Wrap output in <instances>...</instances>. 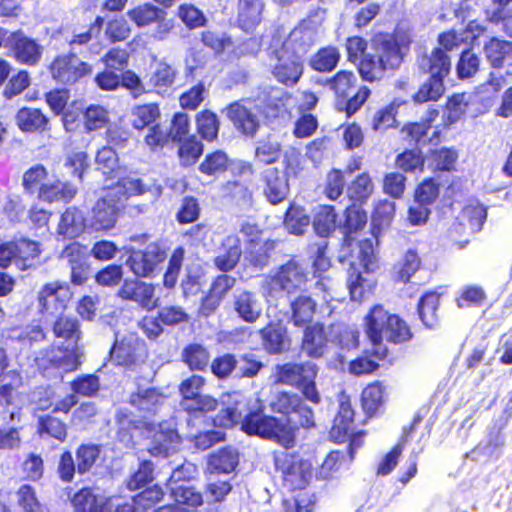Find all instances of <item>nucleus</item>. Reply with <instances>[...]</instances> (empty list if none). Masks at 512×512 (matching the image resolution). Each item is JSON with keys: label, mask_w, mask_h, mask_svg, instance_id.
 <instances>
[{"label": "nucleus", "mask_w": 512, "mask_h": 512, "mask_svg": "<svg viewBox=\"0 0 512 512\" xmlns=\"http://www.w3.org/2000/svg\"><path fill=\"white\" fill-rule=\"evenodd\" d=\"M227 408L215 419L214 424L220 427H232L241 423V429L250 435L274 440L283 447L294 442V429L286 418H275L262 414V404L258 398L251 400L240 392H232L223 400Z\"/></svg>", "instance_id": "1"}, {"label": "nucleus", "mask_w": 512, "mask_h": 512, "mask_svg": "<svg viewBox=\"0 0 512 512\" xmlns=\"http://www.w3.org/2000/svg\"><path fill=\"white\" fill-rule=\"evenodd\" d=\"M362 330L372 345L371 355L378 360L389 356L384 342L400 345L412 340L414 334L409 323L400 315L391 313L382 304L370 307L362 319Z\"/></svg>", "instance_id": "2"}, {"label": "nucleus", "mask_w": 512, "mask_h": 512, "mask_svg": "<svg viewBox=\"0 0 512 512\" xmlns=\"http://www.w3.org/2000/svg\"><path fill=\"white\" fill-rule=\"evenodd\" d=\"M22 377L15 368H10L6 352L0 349V408L9 414L10 421L20 420V410L26 399L18 392Z\"/></svg>", "instance_id": "3"}, {"label": "nucleus", "mask_w": 512, "mask_h": 512, "mask_svg": "<svg viewBox=\"0 0 512 512\" xmlns=\"http://www.w3.org/2000/svg\"><path fill=\"white\" fill-rule=\"evenodd\" d=\"M438 116V108L430 107L419 121L405 123L399 130L401 141L416 149H422L428 144L437 145L440 142L441 131L436 129L431 136L429 131Z\"/></svg>", "instance_id": "4"}, {"label": "nucleus", "mask_w": 512, "mask_h": 512, "mask_svg": "<svg viewBox=\"0 0 512 512\" xmlns=\"http://www.w3.org/2000/svg\"><path fill=\"white\" fill-rule=\"evenodd\" d=\"M359 270L354 276V301L362 302L372 293L376 286V278L373 275L377 268V259L371 239L360 240L359 243Z\"/></svg>", "instance_id": "5"}, {"label": "nucleus", "mask_w": 512, "mask_h": 512, "mask_svg": "<svg viewBox=\"0 0 512 512\" xmlns=\"http://www.w3.org/2000/svg\"><path fill=\"white\" fill-rule=\"evenodd\" d=\"M275 467L281 471L285 485L289 489H303L308 484L312 466L296 455L287 451H280L274 456Z\"/></svg>", "instance_id": "6"}, {"label": "nucleus", "mask_w": 512, "mask_h": 512, "mask_svg": "<svg viewBox=\"0 0 512 512\" xmlns=\"http://www.w3.org/2000/svg\"><path fill=\"white\" fill-rule=\"evenodd\" d=\"M72 293L66 284L52 282L45 284L38 292L39 312L44 317H56L66 309Z\"/></svg>", "instance_id": "7"}, {"label": "nucleus", "mask_w": 512, "mask_h": 512, "mask_svg": "<svg viewBox=\"0 0 512 512\" xmlns=\"http://www.w3.org/2000/svg\"><path fill=\"white\" fill-rule=\"evenodd\" d=\"M121 205V197L116 199L107 190L95 203L87 217L88 229L105 231L113 228Z\"/></svg>", "instance_id": "8"}, {"label": "nucleus", "mask_w": 512, "mask_h": 512, "mask_svg": "<svg viewBox=\"0 0 512 512\" xmlns=\"http://www.w3.org/2000/svg\"><path fill=\"white\" fill-rule=\"evenodd\" d=\"M307 275L304 269L295 261H289L271 274L267 282L269 295L273 292L284 291L292 293L300 289L306 282Z\"/></svg>", "instance_id": "9"}, {"label": "nucleus", "mask_w": 512, "mask_h": 512, "mask_svg": "<svg viewBox=\"0 0 512 512\" xmlns=\"http://www.w3.org/2000/svg\"><path fill=\"white\" fill-rule=\"evenodd\" d=\"M279 43V39L273 38V53L277 60L273 74L279 82L285 85H294L298 82L303 72L301 57L294 56L286 51L284 52L280 48L278 49Z\"/></svg>", "instance_id": "10"}, {"label": "nucleus", "mask_w": 512, "mask_h": 512, "mask_svg": "<svg viewBox=\"0 0 512 512\" xmlns=\"http://www.w3.org/2000/svg\"><path fill=\"white\" fill-rule=\"evenodd\" d=\"M117 295L123 300L137 303L146 310H153L159 305L155 296V286L135 279H125Z\"/></svg>", "instance_id": "11"}, {"label": "nucleus", "mask_w": 512, "mask_h": 512, "mask_svg": "<svg viewBox=\"0 0 512 512\" xmlns=\"http://www.w3.org/2000/svg\"><path fill=\"white\" fill-rule=\"evenodd\" d=\"M5 46L12 49L18 62L26 65L37 64L43 52L42 46L20 31L9 33L5 40Z\"/></svg>", "instance_id": "12"}, {"label": "nucleus", "mask_w": 512, "mask_h": 512, "mask_svg": "<svg viewBox=\"0 0 512 512\" xmlns=\"http://www.w3.org/2000/svg\"><path fill=\"white\" fill-rule=\"evenodd\" d=\"M51 74L61 83L71 84L91 72V67L76 55L57 57L51 64Z\"/></svg>", "instance_id": "13"}, {"label": "nucleus", "mask_w": 512, "mask_h": 512, "mask_svg": "<svg viewBox=\"0 0 512 512\" xmlns=\"http://www.w3.org/2000/svg\"><path fill=\"white\" fill-rule=\"evenodd\" d=\"M371 49L382 64V69L397 68L402 62L401 47L392 34L380 33L371 40Z\"/></svg>", "instance_id": "14"}, {"label": "nucleus", "mask_w": 512, "mask_h": 512, "mask_svg": "<svg viewBox=\"0 0 512 512\" xmlns=\"http://www.w3.org/2000/svg\"><path fill=\"white\" fill-rule=\"evenodd\" d=\"M146 357L144 343L134 334L116 340L111 349V358L117 365L132 366Z\"/></svg>", "instance_id": "15"}, {"label": "nucleus", "mask_w": 512, "mask_h": 512, "mask_svg": "<svg viewBox=\"0 0 512 512\" xmlns=\"http://www.w3.org/2000/svg\"><path fill=\"white\" fill-rule=\"evenodd\" d=\"M166 254L157 245H149L145 251H134L126 261L130 270L139 277H150Z\"/></svg>", "instance_id": "16"}, {"label": "nucleus", "mask_w": 512, "mask_h": 512, "mask_svg": "<svg viewBox=\"0 0 512 512\" xmlns=\"http://www.w3.org/2000/svg\"><path fill=\"white\" fill-rule=\"evenodd\" d=\"M340 330L339 325H331L328 332L318 324L307 327L302 341V350L310 357H321L327 348L328 334L333 336L338 334Z\"/></svg>", "instance_id": "17"}, {"label": "nucleus", "mask_w": 512, "mask_h": 512, "mask_svg": "<svg viewBox=\"0 0 512 512\" xmlns=\"http://www.w3.org/2000/svg\"><path fill=\"white\" fill-rule=\"evenodd\" d=\"M352 407L348 397L340 400L339 411L330 430V438L338 443L347 442L348 452L352 453Z\"/></svg>", "instance_id": "18"}, {"label": "nucleus", "mask_w": 512, "mask_h": 512, "mask_svg": "<svg viewBox=\"0 0 512 512\" xmlns=\"http://www.w3.org/2000/svg\"><path fill=\"white\" fill-rule=\"evenodd\" d=\"M180 442V437L172 421L159 423L158 430L153 434L149 452L153 456L167 457L174 452Z\"/></svg>", "instance_id": "19"}, {"label": "nucleus", "mask_w": 512, "mask_h": 512, "mask_svg": "<svg viewBox=\"0 0 512 512\" xmlns=\"http://www.w3.org/2000/svg\"><path fill=\"white\" fill-rule=\"evenodd\" d=\"M315 40V30L308 23L303 22L290 32L280 49L302 58Z\"/></svg>", "instance_id": "20"}, {"label": "nucleus", "mask_w": 512, "mask_h": 512, "mask_svg": "<svg viewBox=\"0 0 512 512\" xmlns=\"http://www.w3.org/2000/svg\"><path fill=\"white\" fill-rule=\"evenodd\" d=\"M226 116L242 134L253 137L260 127L257 115L242 102H234L226 109Z\"/></svg>", "instance_id": "21"}, {"label": "nucleus", "mask_w": 512, "mask_h": 512, "mask_svg": "<svg viewBox=\"0 0 512 512\" xmlns=\"http://www.w3.org/2000/svg\"><path fill=\"white\" fill-rule=\"evenodd\" d=\"M81 355L80 349L71 348L66 345L64 349L61 347H53L43 352L42 357H37L36 360L39 366H44V361L46 360L65 372H69L78 368Z\"/></svg>", "instance_id": "22"}, {"label": "nucleus", "mask_w": 512, "mask_h": 512, "mask_svg": "<svg viewBox=\"0 0 512 512\" xmlns=\"http://www.w3.org/2000/svg\"><path fill=\"white\" fill-rule=\"evenodd\" d=\"M441 294L435 290L424 292L417 302V314L427 329H436L440 325Z\"/></svg>", "instance_id": "23"}, {"label": "nucleus", "mask_w": 512, "mask_h": 512, "mask_svg": "<svg viewBox=\"0 0 512 512\" xmlns=\"http://www.w3.org/2000/svg\"><path fill=\"white\" fill-rule=\"evenodd\" d=\"M419 68L423 73L429 74V77L444 81L450 74L451 60L444 50L436 47L422 58Z\"/></svg>", "instance_id": "24"}, {"label": "nucleus", "mask_w": 512, "mask_h": 512, "mask_svg": "<svg viewBox=\"0 0 512 512\" xmlns=\"http://www.w3.org/2000/svg\"><path fill=\"white\" fill-rule=\"evenodd\" d=\"M485 58L493 69H502L512 57V42L498 37H490L483 46Z\"/></svg>", "instance_id": "25"}, {"label": "nucleus", "mask_w": 512, "mask_h": 512, "mask_svg": "<svg viewBox=\"0 0 512 512\" xmlns=\"http://www.w3.org/2000/svg\"><path fill=\"white\" fill-rule=\"evenodd\" d=\"M264 194L272 204L282 202L288 195L289 185L284 173L275 168H269L264 172Z\"/></svg>", "instance_id": "26"}, {"label": "nucleus", "mask_w": 512, "mask_h": 512, "mask_svg": "<svg viewBox=\"0 0 512 512\" xmlns=\"http://www.w3.org/2000/svg\"><path fill=\"white\" fill-rule=\"evenodd\" d=\"M395 203L387 199L375 203L372 214L369 233L377 240L381 231L391 225L395 217Z\"/></svg>", "instance_id": "27"}, {"label": "nucleus", "mask_w": 512, "mask_h": 512, "mask_svg": "<svg viewBox=\"0 0 512 512\" xmlns=\"http://www.w3.org/2000/svg\"><path fill=\"white\" fill-rule=\"evenodd\" d=\"M77 194V187L68 182L60 180L42 183L39 188V198L43 201L70 202Z\"/></svg>", "instance_id": "28"}, {"label": "nucleus", "mask_w": 512, "mask_h": 512, "mask_svg": "<svg viewBox=\"0 0 512 512\" xmlns=\"http://www.w3.org/2000/svg\"><path fill=\"white\" fill-rule=\"evenodd\" d=\"M234 309L242 320L253 323L261 315L262 304L255 293L241 291L234 296Z\"/></svg>", "instance_id": "29"}, {"label": "nucleus", "mask_w": 512, "mask_h": 512, "mask_svg": "<svg viewBox=\"0 0 512 512\" xmlns=\"http://www.w3.org/2000/svg\"><path fill=\"white\" fill-rule=\"evenodd\" d=\"M459 153L454 147L431 149L428 153V166L437 172H455L457 170Z\"/></svg>", "instance_id": "30"}, {"label": "nucleus", "mask_w": 512, "mask_h": 512, "mask_svg": "<svg viewBox=\"0 0 512 512\" xmlns=\"http://www.w3.org/2000/svg\"><path fill=\"white\" fill-rule=\"evenodd\" d=\"M354 45L358 52L361 53L362 57L358 63L357 69L363 80L374 81L377 78V73L383 71L382 64L373 53H365L368 42L361 38L354 36Z\"/></svg>", "instance_id": "31"}, {"label": "nucleus", "mask_w": 512, "mask_h": 512, "mask_svg": "<svg viewBox=\"0 0 512 512\" xmlns=\"http://www.w3.org/2000/svg\"><path fill=\"white\" fill-rule=\"evenodd\" d=\"M242 254L240 239L237 235H228L222 243L219 254L215 257V266L221 271H229L238 263Z\"/></svg>", "instance_id": "32"}, {"label": "nucleus", "mask_w": 512, "mask_h": 512, "mask_svg": "<svg viewBox=\"0 0 512 512\" xmlns=\"http://www.w3.org/2000/svg\"><path fill=\"white\" fill-rule=\"evenodd\" d=\"M62 257L68 261L71 266V281L76 285L83 284L88 278V266L79 244L73 243L68 245Z\"/></svg>", "instance_id": "33"}, {"label": "nucleus", "mask_w": 512, "mask_h": 512, "mask_svg": "<svg viewBox=\"0 0 512 512\" xmlns=\"http://www.w3.org/2000/svg\"><path fill=\"white\" fill-rule=\"evenodd\" d=\"M15 121L22 132L34 133L47 129L49 119L41 110L30 107H23L16 113Z\"/></svg>", "instance_id": "34"}, {"label": "nucleus", "mask_w": 512, "mask_h": 512, "mask_svg": "<svg viewBox=\"0 0 512 512\" xmlns=\"http://www.w3.org/2000/svg\"><path fill=\"white\" fill-rule=\"evenodd\" d=\"M315 375V366L310 363L305 365L288 363L279 367L276 381L298 387L305 380L314 378Z\"/></svg>", "instance_id": "35"}, {"label": "nucleus", "mask_w": 512, "mask_h": 512, "mask_svg": "<svg viewBox=\"0 0 512 512\" xmlns=\"http://www.w3.org/2000/svg\"><path fill=\"white\" fill-rule=\"evenodd\" d=\"M85 229H88L87 217H84L82 212L75 207L66 209L59 222V234L68 238H75L82 234Z\"/></svg>", "instance_id": "36"}, {"label": "nucleus", "mask_w": 512, "mask_h": 512, "mask_svg": "<svg viewBox=\"0 0 512 512\" xmlns=\"http://www.w3.org/2000/svg\"><path fill=\"white\" fill-rule=\"evenodd\" d=\"M264 3L262 0H240L238 23L245 31L253 30L262 20Z\"/></svg>", "instance_id": "37"}, {"label": "nucleus", "mask_w": 512, "mask_h": 512, "mask_svg": "<svg viewBox=\"0 0 512 512\" xmlns=\"http://www.w3.org/2000/svg\"><path fill=\"white\" fill-rule=\"evenodd\" d=\"M164 401V395L154 388L139 390L130 397L131 405L145 414H155Z\"/></svg>", "instance_id": "38"}, {"label": "nucleus", "mask_w": 512, "mask_h": 512, "mask_svg": "<svg viewBox=\"0 0 512 512\" xmlns=\"http://www.w3.org/2000/svg\"><path fill=\"white\" fill-rule=\"evenodd\" d=\"M260 334L263 345L269 353H279L289 347L287 331L281 324H269L260 331Z\"/></svg>", "instance_id": "39"}, {"label": "nucleus", "mask_w": 512, "mask_h": 512, "mask_svg": "<svg viewBox=\"0 0 512 512\" xmlns=\"http://www.w3.org/2000/svg\"><path fill=\"white\" fill-rule=\"evenodd\" d=\"M488 295L486 290L478 284L464 285L455 297L458 309L480 308L486 304Z\"/></svg>", "instance_id": "40"}, {"label": "nucleus", "mask_w": 512, "mask_h": 512, "mask_svg": "<svg viewBox=\"0 0 512 512\" xmlns=\"http://www.w3.org/2000/svg\"><path fill=\"white\" fill-rule=\"evenodd\" d=\"M72 503L77 512H108V499L94 494L89 488L77 492Z\"/></svg>", "instance_id": "41"}, {"label": "nucleus", "mask_w": 512, "mask_h": 512, "mask_svg": "<svg viewBox=\"0 0 512 512\" xmlns=\"http://www.w3.org/2000/svg\"><path fill=\"white\" fill-rule=\"evenodd\" d=\"M175 77L176 72L169 64L157 61L151 66V71L147 76V85L159 93L171 86L174 83Z\"/></svg>", "instance_id": "42"}, {"label": "nucleus", "mask_w": 512, "mask_h": 512, "mask_svg": "<svg viewBox=\"0 0 512 512\" xmlns=\"http://www.w3.org/2000/svg\"><path fill=\"white\" fill-rule=\"evenodd\" d=\"M422 260L415 249H408L395 266L394 281L408 283L413 275L420 270Z\"/></svg>", "instance_id": "43"}, {"label": "nucleus", "mask_w": 512, "mask_h": 512, "mask_svg": "<svg viewBox=\"0 0 512 512\" xmlns=\"http://www.w3.org/2000/svg\"><path fill=\"white\" fill-rule=\"evenodd\" d=\"M238 462V452L232 447H226L209 457L208 470L211 473H230Z\"/></svg>", "instance_id": "44"}, {"label": "nucleus", "mask_w": 512, "mask_h": 512, "mask_svg": "<svg viewBox=\"0 0 512 512\" xmlns=\"http://www.w3.org/2000/svg\"><path fill=\"white\" fill-rule=\"evenodd\" d=\"M53 332L56 337L66 340L67 346L80 349L78 341L81 332L75 318L59 316L53 326Z\"/></svg>", "instance_id": "45"}, {"label": "nucleus", "mask_w": 512, "mask_h": 512, "mask_svg": "<svg viewBox=\"0 0 512 512\" xmlns=\"http://www.w3.org/2000/svg\"><path fill=\"white\" fill-rule=\"evenodd\" d=\"M290 307L293 324L303 326L312 320L316 303L309 296L301 295L291 301Z\"/></svg>", "instance_id": "46"}, {"label": "nucleus", "mask_w": 512, "mask_h": 512, "mask_svg": "<svg viewBox=\"0 0 512 512\" xmlns=\"http://www.w3.org/2000/svg\"><path fill=\"white\" fill-rule=\"evenodd\" d=\"M444 92V81L429 77L420 85L417 92L412 96V100L417 104L436 102L444 95Z\"/></svg>", "instance_id": "47"}, {"label": "nucleus", "mask_w": 512, "mask_h": 512, "mask_svg": "<svg viewBox=\"0 0 512 512\" xmlns=\"http://www.w3.org/2000/svg\"><path fill=\"white\" fill-rule=\"evenodd\" d=\"M383 403V387L380 382L375 381L368 384L361 394V406L365 413L373 416Z\"/></svg>", "instance_id": "48"}, {"label": "nucleus", "mask_w": 512, "mask_h": 512, "mask_svg": "<svg viewBox=\"0 0 512 512\" xmlns=\"http://www.w3.org/2000/svg\"><path fill=\"white\" fill-rule=\"evenodd\" d=\"M480 68V58L473 52L472 47L463 50L456 64L457 77L461 80L472 78Z\"/></svg>", "instance_id": "49"}, {"label": "nucleus", "mask_w": 512, "mask_h": 512, "mask_svg": "<svg viewBox=\"0 0 512 512\" xmlns=\"http://www.w3.org/2000/svg\"><path fill=\"white\" fill-rule=\"evenodd\" d=\"M127 14L138 27H145L161 18L163 10L150 3H144L129 10Z\"/></svg>", "instance_id": "50"}, {"label": "nucleus", "mask_w": 512, "mask_h": 512, "mask_svg": "<svg viewBox=\"0 0 512 512\" xmlns=\"http://www.w3.org/2000/svg\"><path fill=\"white\" fill-rule=\"evenodd\" d=\"M17 247L16 265L24 270L32 266V261L40 254L39 244L28 239L14 241Z\"/></svg>", "instance_id": "51"}, {"label": "nucleus", "mask_w": 512, "mask_h": 512, "mask_svg": "<svg viewBox=\"0 0 512 512\" xmlns=\"http://www.w3.org/2000/svg\"><path fill=\"white\" fill-rule=\"evenodd\" d=\"M440 195V185L433 177L423 179L415 188V203L432 205L437 201Z\"/></svg>", "instance_id": "52"}, {"label": "nucleus", "mask_w": 512, "mask_h": 512, "mask_svg": "<svg viewBox=\"0 0 512 512\" xmlns=\"http://www.w3.org/2000/svg\"><path fill=\"white\" fill-rule=\"evenodd\" d=\"M336 215L332 206H319L315 210L313 226L318 235L326 237L335 226Z\"/></svg>", "instance_id": "53"}, {"label": "nucleus", "mask_w": 512, "mask_h": 512, "mask_svg": "<svg viewBox=\"0 0 512 512\" xmlns=\"http://www.w3.org/2000/svg\"><path fill=\"white\" fill-rule=\"evenodd\" d=\"M184 362L192 370H202L209 362L210 354L200 344H190L182 353Z\"/></svg>", "instance_id": "54"}, {"label": "nucleus", "mask_w": 512, "mask_h": 512, "mask_svg": "<svg viewBox=\"0 0 512 512\" xmlns=\"http://www.w3.org/2000/svg\"><path fill=\"white\" fill-rule=\"evenodd\" d=\"M425 158L421 149H405L398 154L395 159L396 166L404 172H414L417 169H422L424 166Z\"/></svg>", "instance_id": "55"}, {"label": "nucleus", "mask_w": 512, "mask_h": 512, "mask_svg": "<svg viewBox=\"0 0 512 512\" xmlns=\"http://www.w3.org/2000/svg\"><path fill=\"white\" fill-rule=\"evenodd\" d=\"M197 130L201 137L207 141H212L217 137L219 131V121L211 111L205 110L196 117Z\"/></svg>", "instance_id": "56"}, {"label": "nucleus", "mask_w": 512, "mask_h": 512, "mask_svg": "<svg viewBox=\"0 0 512 512\" xmlns=\"http://www.w3.org/2000/svg\"><path fill=\"white\" fill-rule=\"evenodd\" d=\"M310 218L301 207L291 206L285 216L284 225L292 233L300 235L309 226Z\"/></svg>", "instance_id": "57"}, {"label": "nucleus", "mask_w": 512, "mask_h": 512, "mask_svg": "<svg viewBox=\"0 0 512 512\" xmlns=\"http://www.w3.org/2000/svg\"><path fill=\"white\" fill-rule=\"evenodd\" d=\"M160 116L159 108L156 104H145L135 107L132 111V125L136 129H143Z\"/></svg>", "instance_id": "58"}, {"label": "nucleus", "mask_w": 512, "mask_h": 512, "mask_svg": "<svg viewBox=\"0 0 512 512\" xmlns=\"http://www.w3.org/2000/svg\"><path fill=\"white\" fill-rule=\"evenodd\" d=\"M16 495L19 506L25 512H50L47 506L38 501L35 491L30 485L21 486Z\"/></svg>", "instance_id": "59"}, {"label": "nucleus", "mask_w": 512, "mask_h": 512, "mask_svg": "<svg viewBox=\"0 0 512 512\" xmlns=\"http://www.w3.org/2000/svg\"><path fill=\"white\" fill-rule=\"evenodd\" d=\"M178 155L183 166L194 164L203 152V146L194 136L180 141Z\"/></svg>", "instance_id": "60"}, {"label": "nucleus", "mask_w": 512, "mask_h": 512, "mask_svg": "<svg viewBox=\"0 0 512 512\" xmlns=\"http://www.w3.org/2000/svg\"><path fill=\"white\" fill-rule=\"evenodd\" d=\"M466 106L464 94L455 93L448 97L445 103L447 113L444 118V124L450 126L460 120L465 113Z\"/></svg>", "instance_id": "61"}, {"label": "nucleus", "mask_w": 512, "mask_h": 512, "mask_svg": "<svg viewBox=\"0 0 512 512\" xmlns=\"http://www.w3.org/2000/svg\"><path fill=\"white\" fill-rule=\"evenodd\" d=\"M171 496L176 502V506L188 505L196 507L202 504V495L194 488L180 484L171 487Z\"/></svg>", "instance_id": "62"}, {"label": "nucleus", "mask_w": 512, "mask_h": 512, "mask_svg": "<svg viewBox=\"0 0 512 512\" xmlns=\"http://www.w3.org/2000/svg\"><path fill=\"white\" fill-rule=\"evenodd\" d=\"M351 83V74L346 71L338 72L331 81V87L335 91L336 95L346 100L345 110L348 115H350L352 107V98H349Z\"/></svg>", "instance_id": "63"}, {"label": "nucleus", "mask_w": 512, "mask_h": 512, "mask_svg": "<svg viewBox=\"0 0 512 512\" xmlns=\"http://www.w3.org/2000/svg\"><path fill=\"white\" fill-rule=\"evenodd\" d=\"M405 448V441L396 443L380 460L376 474L381 476L389 475L397 466L399 457Z\"/></svg>", "instance_id": "64"}]
</instances>
